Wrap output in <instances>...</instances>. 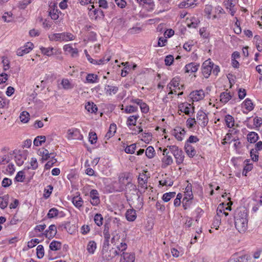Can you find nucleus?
Masks as SVG:
<instances>
[{
	"instance_id": "603ef678",
	"label": "nucleus",
	"mask_w": 262,
	"mask_h": 262,
	"mask_svg": "<svg viewBox=\"0 0 262 262\" xmlns=\"http://www.w3.org/2000/svg\"><path fill=\"white\" fill-rule=\"evenodd\" d=\"M47 188L44 190L43 196L46 199L48 198L50 196L53 189V186L51 185H48Z\"/></svg>"
},
{
	"instance_id": "c85d7f7f",
	"label": "nucleus",
	"mask_w": 262,
	"mask_h": 262,
	"mask_svg": "<svg viewBox=\"0 0 262 262\" xmlns=\"http://www.w3.org/2000/svg\"><path fill=\"white\" fill-rule=\"evenodd\" d=\"M116 128H117V127H116V125L115 124H114V123L111 124L110 125L108 131L107 132V133L105 135V137H106L107 139H109L111 137H112L113 136H114V135L116 133Z\"/></svg>"
},
{
	"instance_id": "6e6552de",
	"label": "nucleus",
	"mask_w": 262,
	"mask_h": 262,
	"mask_svg": "<svg viewBox=\"0 0 262 262\" xmlns=\"http://www.w3.org/2000/svg\"><path fill=\"white\" fill-rule=\"evenodd\" d=\"M102 255L104 260H110L117 256V251L112 248L110 250L102 251Z\"/></svg>"
},
{
	"instance_id": "de8ad7c7",
	"label": "nucleus",
	"mask_w": 262,
	"mask_h": 262,
	"mask_svg": "<svg viewBox=\"0 0 262 262\" xmlns=\"http://www.w3.org/2000/svg\"><path fill=\"white\" fill-rule=\"evenodd\" d=\"M104 230H103V235L104 239H110V225L108 224H105L104 226Z\"/></svg>"
},
{
	"instance_id": "ddd939ff",
	"label": "nucleus",
	"mask_w": 262,
	"mask_h": 262,
	"mask_svg": "<svg viewBox=\"0 0 262 262\" xmlns=\"http://www.w3.org/2000/svg\"><path fill=\"white\" fill-rule=\"evenodd\" d=\"M199 66L200 64L196 62H191L190 63L187 64L185 67V72L195 73L198 71Z\"/></svg>"
},
{
	"instance_id": "9d476101",
	"label": "nucleus",
	"mask_w": 262,
	"mask_h": 262,
	"mask_svg": "<svg viewBox=\"0 0 262 262\" xmlns=\"http://www.w3.org/2000/svg\"><path fill=\"white\" fill-rule=\"evenodd\" d=\"M91 198V203L93 206H97L100 203V199L98 196V191L96 189H92L90 193Z\"/></svg>"
},
{
	"instance_id": "e433bc0d",
	"label": "nucleus",
	"mask_w": 262,
	"mask_h": 262,
	"mask_svg": "<svg viewBox=\"0 0 262 262\" xmlns=\"http://www.w3.org/2000/svg\"><path fill=\"white\" fill-rule=\"evenodd\" d=\"M2 19L5 22L10 23L13 20V14L11 12H7L2 16Z\"/></svg>"
},
{
	"instance_id": "a878e982",
	"label": "nucleus",
	"mask_w": 262,
	"mask_h": 262,
	"mask_svg": "<svg viewBox=\"0 0 262 262\" xmlns=\"http://www.w3.org/2000/svg\"><path fill=\"white\" fill-rule=\"evenodd\" d=\"M190 104L189 103L182 104L179 107L180 111L187 115L190 116Z\"/></svg>"
},
{
	"instance_id": "72a5a7b5",
	"label": "nucleus",
	"mask_w": 262,
	"mask_h": 262,
	"mask_svg": "<svg viewBox=\"0 0 262 262\" xmlns=\"http://www.w3.org/2000/svg\"><path fill=\"white\" fill-rule=\"evenodd\" d=\"M225 119L226 125L228 127L231 128L234 126V120L232 116L227 115L225 116Z\"/></svg>"
},
{
	"instance_id": "79ce46f5",
	"label": "nucleus",
	"mask_w": 262,
	"mask_h": 262,
	"mask_svg": "<svg viewBox=\"0 0 262 262\" xmlns=\"http://www.w3.org/2000/svg\"><path fill=\"white\" fill-rule=\"evenodd\" d=\"M146 156L149 159L152 158L155 155V151L153 147L148 146L145 151Z\"/></svg>"
},
{
	"instance_id": "2eb2a0df",
	"label": "nucleus",
	"mask_w": 262,
	"mask_h": 262,
	"mask_svg": "<svg viewBox=\"0 0 262 262\" xmlns=\"http://www.w3.org/2000/svg\"><path fill=\"white\" fill-rule=\"evenodd\" d=\"M90 16L94 17L95 20H97L98 18H103L104 16L103 11L100 9H95L92 11V12H90Z\"/></svg>"
},
{
	"instance_id": "3c124183",
	"label": "nucleus",
	"mask_w": 262,
	"mask_h": 262,
	"mask_svg": "<svg viewBox=\"0 0 262 262\" xmlns=\"http://www.w3.org/2000/svg\"><path fill=\"white\" fill-rule=\"evenodd\" d=\"M25 176L23 171H19L16 174L15 180L17 182H23L24 181Z\"/></svg>"
},
{
	"instance_id": "4c0bfd02",
	"label": "nucleus",
	"mask_w": 262,
	"mask_h": 262,
	"mask_svg": "<svg viewBox=\"0 0 262 262\" xmlns=\"http://www.w3.org/2000/svg\"><path fill=\"white\" fill-rule=\"evenodd\" d=\"M176 195L175 192H169L164 193L162 196V200L165 202H168L172 198H174Z\"/></svg>"
},
{
	"instance_id": "9b49d317",
	"label": "nucleus",
	"mask_w": 262,
	"mask_h": 262,
	"mask_svg": "<svg viewBox=\"0 0 262 262\" xmlns=\"http://www.w3.org/2000/svg\"><path fill=\"white\" fill-rule=\"evenodd\" d=\"M135 255L132 253L123 252L121 254V257L120 262H134Z\"/></svg>"
},
{
	"instance_id": "6e6d98bb",
	"label": "nucleus",
	"mask_w": 262,
	"mask_h": 262,
	"mask_svg": "<svg viewBox=\"0 0 262 262\" xmlns=\"http://www.w3.org/2000/svg\"><path fill=\"white\" fill-rule=\"evenodd\" d=\"M113 237L111 239V243L114 245L120 243V235L118 233H113Z\"/></svg>"
},
{
	"instance_id": "2f4dec72",
	"label": "nucleus",
	"mask_w": 262,
	"mask_h": 262,
	"mask_svg": "<svg viewBox=\"0 0 262 262\" xmlns=\"http://www.w3.org/2000/svg\"><path fill=\"white\" fill-rule=\"evenodd\" d=\"M138 115H134L130 116L127 120V124L128 126L131 125L135 126L136 125V121L139 118Z\"/></svg>"
},
{
	"instance_id": "aec40b11",
	"label": "nucleus",
	"mask_w": 262,
	"mask_h": 262,
	"mask_svg": "<svg viewBox=\"0 0 262 262\" xmlns=\"http://www.w3.org/2000/svg\"><path fill=\"white\" fill-rule=\"evenodd\" d=\"M104 90L106 94H108L110 96H111L113 94H116L117 93L118 88L115 86L106 85L105 86Z\"/></svg>"
},
{
	"instance_id": "1a4fd4ad",
	"label": "nucleus",
	"mask_w": 262,
	"mask_h": 262,
	"mask_svg": "<svg viewBox=\"0 0 262 262\" xmlns=\"http://www.w3.org/2000/svg\"><path fill=\"white\" fill-rule=\"evenodd\" d=\"M57 233L56 227L55 225H51L49 226V229L46 230L45 232L42 233L46 238L51 239L53 238Z\"/></svg>"
},
{
	"instance_id": "7ed1b4c3",
	"label": "nucleus",
	"mask_w": 262,
	"mask_h": 262,
	"mask_svg": "<svg viewBox=\"0 0 262 262\" xmlns=\"http://www.w3.org/2000/svg\"><path fill=\"white\" fill-rule=\"evenodd\" d=\"M50 40L52 41H67L69 40H72L74 39V36L70 33H55L49 36Z\"/></svg>"
},
{
	"instance_id": "4d7b16f0",
	"label": "nucleus",
	"mask_w": 262,
	"mask_h": 262,
	"mask_svg": "<svg viewBox=\"0 0 262 262\" xmlns=\"http://www.w3.org/2000/svg\"><path fill=\"white\" fill-rule=\"evenodd\" d=\"M196 5V4H194V2H192V3H189L188 1V2H182L179 5V7L180 8V9H183L184 8H189V7H191L193 5Z\"/></svg>"
},
{
	"instance_id": "774afa93",
	"label": "nucleus",
	"mask_w": 262,
	"mask_h": 262,
	"mask_svg": "<svg viewBox=\"0 0 262 262\" xmlns=\"http://www.w3.org/2000/svg\"><path fill=\"white\" fill-rule=\"evenodd\" d=\"M2 63L3 64V66H4V71H6L7 70H8L10 68V66H9V60L7 59V58L6 57H3V60H2Z\"/></svg>"
},
{
	"instance_id": "a211bd4d",
	"label": "nucleus",
	"mask_w": 262,
	"mask_h": 262,
	"mask_svg": "<svg viewBox=\"0 0 262 262\" xmlns=\"http://www.w3.org/2000/svg\"><path fill=\"white\" fill-rule=\"evenodd\" d=\"M162 167H166L168 165H170L173 163V159L172 157L169 155L164 156L162 159Z\"/></svg>"
},
{
	"instance_id": "58836bf2",
	"label": "nucleus",
	"mask_w": 262,
	"mask_h": 262,
	"mask_svg": "<svg viewBox=\"0 0 262 262\" xmlns=\"http://www.w3.org/2000/svg\"><path fill=\"white\" fill-rule=\"evenodd\" d=\"M53 154V153H49L48 150L46 149H43L42 150L39 151V155L42 156V160H47L50 158V155Z\"/></svg>"
},
{
	"instance_id": "c9c22d12",
	"label": "nucleus",
	"mask_w": 262,
	"mask_h": 262,
	"mask_svg": "<svg viewBox=\"0 0 262 262\" xmlns=\"http://www.w3.org/2000/svg\"><path fill=\"white\" fill-rule=\"evenodd\" d=\"M30 115L28 112L23 111L20 115L19 118L21 122L27 123L29 120Z\"/></svg>"
},
{
	"instance_id": "f8f14e48",
	"label": "nucleus",
	"mask_w": 262,
	"mask_h": 262,
	"mask_svg": "<svg viewBox=\"0 0 262 262\" xmlns=\"http://www.w3.org/2000/svg\"><path fill=\"white\" fill-rule=\"evenodd\" d=\"M15 161L18 166H21L23 164L24 161L26 159V155L20 150L16 154L15 156Z\"/></svg>"
},
{
	"instance_id": "f3484780",
	"label": "nucleus",
	"mask_w": 262,
	"mask_h": 262,
	"mask_svg": "<svg viewBox=\"0 0 262 262\" xmlns=\"http://www.w3.org/2000/svg\"><path fill=\"white\" fill-rule=\"evenodd\" d=\"M185 150L187 155L190 157H193L196 154V151L194 149V148L189 143H185Z\"/></svg>"
},
{
	"instance_id": "680f3d73",
	"label": "nucleus",
	"mask_w": 262,
	"mask_h": 262,
	"mask_svg": "<svg viewBox=\"0 0 262 262\" xmlns=\"http://www.w3.org/2000/svg\"><path fill=\"white\" fill-rule=\"evenodd\" d=\"M196 121L194 118H189L186 121V125L189 128H192L194 124H196Z\"/></svg>"
},
{
	"instance_id": "bf43d9fd",
	"label": "nucleus",
	"mask_w": 262,
	"mask_h": 262,
	"mask_svg": "<svg viewBox=\"0 0 262 262\" xmlns=\"http://www.w3.org/2000/svg\"><path fill=\"white\" fill-rule=\"evenodd\" d=\"M97 140V136L95 132H90L89 133V141L92 144L96 142Z\"/></svg>"
},
{
	"instance_id": "5fc2aeb1",
	"label": "nucleus",
	"mask_w": 262,
	"mask_h": 262,
	"mask_svg": "<svg viewBox=\"0 0 262 262\" xmlns=\"http://www.w3.org/2000/svg\"><path fill=\"white\" fill-rule=\"evenodd\" d=\"M136 144L135 143L132 144L129 146H127L125 148V151L127 154H132L135 152V150H136Z\"/></svg>"
},
{
	"instance_id": "4468645a",
	"label": "nucleus",
	"mask_w": 262,
	"mask_h": 262,
	"mask_svg": "<svg viewBox=\"0 0 262 262\" xmlns=\"http://www.w3.org/2000/svg\"><path fill=\"white\" fill-rule=\"evenodd\" d=\"M192 95V99L193 101H198L200 100L203 99L205 94L204 91L202 90L196 91L191 93Z\"/></svg>"
},
{
	"instance_id": "09e8293b",
	"label": "nucleus",
	"mask_w": 262,
	"mask_h": 262,
	"mask_svg": "<svg viewBox=\"0 0 262 262\" xmlns=\"http://www.w3.org/2000/svg\"><path fill=\"white\" fill-rule=\"evenodd\" d=\"M58 214V210L55 208H52L49 210L47 216L49 219H52L57 216Z\"/></svg>"
},
{
	"instance_id": "c03bdc74",
	"label": "nucleus",
	"mask_w": 262,
	"mask_h": 262,
	"mask_svg": "<svg viewBox=\"0 0 262 262\" xmlns=\"http://www.w3.org/2000/svg\"><path fill=\"white\" fill-rule=\"evenodd\" d=\"M79 134L77 129H69L68 132V139L69 140L75 139V137Z\"/></svg>"
},
{
	"instance_id": "f704fd0d",
	"label": "nucleus",
	"mask_w": 262,
	"mask_h": 262,
	"mask_svg": "<svg viewBox=\"0 0 262 262\" xmlns=\"http://www.w3.org/2000/svg\"><path fill=\"white\" fill-rule=\"evenodd\" d=\"M40 49L41 51V53L47 56H50L53 54L54 48L52 47L45 48L42 47L40 48Z\"/></svg>"
},
{
	"instance_id": "39448f33",
	"label": "nucleus",
	"mask_w": 262,
	"mask_h": 262,
	"mask_svg": "<svg viewBox=\"0 0 262 262\" xmlns=\"http://www.w3.org/2000/svg\"><path fill=\"white\" fill-rule=\"evenodd\" d=\"M235 226L236 229L241 233L245 232L248 227V219L246 217L244 219H236L234 220Z\"/></svg>"
},
{
	"instance_id": "a18cd8bd",
	"label": "nucleus",
	"mask_w": 262,
	"mask_h": 262,
	"mask_svg": "<svg viewBox=\"0 0 262 262\" xmlns=\"http://www.w3.org/2000/svg\"><path fill=\"white\" fill-rule=\"evenodd\" d=\"M179 85V78H173L170 81V82L167 85V88L169 89H171V87L177 88Z\"/></svg>"
},
{
	"instance_id": "412c9836",
	"label": "nucleus",
	"mask_w": 262,
	"mask_h": 262,
	"mask_svg": "<svg viewBox=\"0 0 262 262\" xmlns=\"http://www.w3.org/2000/svg\"><path fill=\"white\" fill-rule=\"evenodd\" d=\"M63 49L66 52L71 54L72 57H75L78 55V49L73 48L70 45H66L63 47Z\"/></svg>"
},
{
	"instance_id": "cd10ccee",
	"label": "nucleus",
	"mask_w": 262,
	"mask_h": 262,
	"mask_svg": "<svg viewBox=\"0 0 262 262\" xmlns=\"http://www.w3.org/2000/svg\"><path fill=\"white\" fill-rule=\"evenodd\" d=\"M97 245L95 241H90L88 244L86 250L90 254L94 253V252L96 249Z\"/></svg>"
},
{
	"instance_id": "c756f323",
	"label": "nucleus",
	"mask_w": 262,
	"mask_h": 262,
	"mask_svg": "<svg viewBox=\"0 0 262 262\" xmlns=\"http://www.w3.org/2000/svg\"><path fill=\"white\" fill-rule=\"evenodd\" d=\"M72 202L77 208H80L82 206L83 201L79 196H75L72 199Z\"/></svg>"
},
{
	"instance_id": "37998d69",
	"label": "nucleus",
	"mask_w": 262,
	"mask_h": 262,
	"mask_svg": "<svg viewBox=\"0 0 262 262\" xmlns=\"http://www.w3.org/2000/svg\"><path fill=\"white\" fill-rule=\"evenodd\" d=\"M98 76L94 74H89L86 76V80L88 83H94L96 82Z\"/></svg>"
},
{
	"instance_id": "69168bd1",
	"label": "nucleus",
	"mask_w": 262,
	"mask_h": 262,
	"mask_svg": "<svg viewBox=\"0 0 262 262\" xmlns=\"http://www.w3.org/2000/svg\"><path fill=\"white\" fill-rule=\"evenodd\" d=\"M117 248L120 249L121 251H124L127 249V244L122 239L119 245L116 247Z\"/></svg>"
},
{
	"instance_id": "423d86ee",
	"label": "nucleus",
	"mask_w": 262,
	"mask_h": 262,
	"mask_svg": "<svg viewBox=\"0 0 262 262\" xmlns=\"http://www.w3.org/2000/svg\"><path fill=\"white\" fill-rule=\"evenodd\" d=\"M196 119L198 121L199 124L202 127H205L208 122L207 115L202 111L198 112Z\"/></svg>"
},
{
	"instance_id": "052dcab7",
	"label": "nucleus",
	"mask_w": 262,
	"mask_h": 262,
	"mask_svg": "<svg viewBox=\"0 0 262 262\" xmlns=\"http://www.w3.org/2000/svg\"><path fill=\"white\" fill-rule=\"evenodd\" d=\"M174 60L173 56L171 55H169L166 56L164 61L166 66H170L172 64Z\"/></svg>"
},
{
	"instance_id": "e2e57ef3",
	"label": "nucleus",
	"mask_w": 262,
	"mask_h": 262,
	"mask_svg": "<svg viewBox=\"0 0 262 262\" xmlns=\"http://www.w3.org/2000/svg\"><path fill=\"white\" fill-rule=\"evenodd\" d=\"M9 104V100L6 98L0 97V108H4L7 106Z\"/></svg>"
},
{
	"instance_id": "7c9ffc66",
	"label": "nucleus",
	"mask_w": 262,
	"mask_h": 262,
	"mask_svg": "<svg viewBox=\"0 0 262 262\" xmlns=\"http://www.w3.org/2000/svg\"><path fill=\"white\" fill-rule=\"evenodd\" d=\"M254 40L255 42L257 50L259 52L262 51V40L260 36L259 35H255L254 37Z\"/></svg>"
},
{
	"instance_id": "49530a36",
	"label": "nucleus",
	"mask_w": 262,
	"mask_h": 262,
	"mask_svg": "<svg viewBox=\"0 0 262 262\" xmlns=\"http://www.w3.org/2000/svg\"><path fill=\"white\" fill-rule=\"evenodd\" d=\"M103 217L101 214L97 213L94 216V221L98 226H100L103 224Z\"/></svg>"
},
{
	"instance_id": "864d4df0",
	"label": "nucleus",
	"mask_w": 262,
	"mask_h": 262,
	"mask_svg": "<svg viewBox=\"0 0 262 262\" xmlns=\"http://www.w3.org/2000/svg\"><path fill=\"white\" fill-rule=\"evenodd\" d=\"M61 84H62L64 89L68 90L73 88L72 84L70 82L69 80L67 79H63L62 80Z\"/></svg>"
},
{
	"instance_id": "ea45409f",
	"label": "nucleus",
	"mask_w": 262,
	"mask_h": 262,
	"mask_svg": "<svg viewBox=\"0 0 262 262\" xmlns=\"http://www.w3.org/2000/svg\"><path fill=\"white\" fill-rule=\"evenodd\" d=\"M245 108L248 111H252L254 107L252 101L249 98H247L244 102Z\"/></svg>"
},
{
	"instance_id": "13d9d810",
	"label": "nucleus",
	"mask_w": 262,
	"mask_h": 262,
	"mask_svg": "<svg viewBox=\"0 0 262 262\" xmlns=\"http://www.w3.org/2000/svg\"><path fill=\"white\" fill-rule=\"evenodd\" d=\"M124 111L126 113H135L138 111V107L133 105H128L125 107Z\"/></svg>"
},
{
	"instance_id": "a19ab883",
	"label": "nucleus",
	"mask_w": 262,
	"mask_h": 262,
	"mask_svg": "<svg viewBox=\"0 0 262 262\" xmlns=\"http://www.w3.org/2000/svg\"><path fill=\"white\" fill-rule=\"evenodd\" d=\"M45 252L44 248L42 245H39L36 248L37 257L39 259H41L44 256Z\"/></svg>"
},
{
	"instance_id": "b1692460",
	"label": "nucleus",
	"mask_w": 262,
	"mask_h": 262,
	"mask_svg": "<svg viewBox=\"0 0 262 262\" xmlns=\"http://www.w3.org/2000/svg\"><path fill=\"white\" fill-rule=\"evenodd\" d=\"M9 195H5L0 197V207L4 209L6 208L8 204Z\"/></svg>"
},
{
	"instance_id": "20e7f679",
	"label": "nucleus",
	"mask_w": 262,
	"mask_h": 262,
	"mask_svg": "<svg viewBox=\"0 0 262 262\" xmlns=\"http://www.w3.org/2000/svg\"><path fill=\"white\" fill-rule=\"evenodd\" d=\"M213 66L214 63L211 61L210 59L203 63L202 66V74L206 78H208L210 76Z\"/></svg>"
},
{
	"instance_id": "338daca9",
	"label": "nucleus",
	"mask_w": 262,
	"mask_h": 262,
	"mask_svg": "<svg viewBox=\"0 0 262 262\" xmlns=\"http://www.w3.org/2000/svg\"><path fill=\"white\" fill-rule=\"evenodd\" d=\"M10 160L8 155H4L0 157V165L8 163Z\"/></svg>"
},
{
	"instance_id": "0eeeda50",
	"label": "nucleus",
	"mask_w": 262,
	"mask_h": 262,
	"mask_svg": "<svg viewBox=\"0 0 262 262\" xmlns=\"http://www.w3.org/2000/svg\"><path fill=\"white\" fill-rule=\"evenodd\" d=\"M49 13L52 19L56 20L59 17L58 10L55 3H51L49 5Z\"/></svg>"
},
{
	"instance_id": "5701e85b",
	"label": "nucleus",
	"mask_w": 262,
	"mask_h": 262,
	"mask_svg": "<svg viewBox=\"0 0 262 262\" xmlns=\"http://www.w3.org/2000/svg\"><path fill=\"white\" fill-rule=\"evenodd\" d=\"M125 216L128 221H134L136 219V213L134 209L128 210L126 212Z\"/></svg>"
},
{
	"instance_id": "f03ea898",
	"label": "nucleus",
	"mask_w": 262,
	"mask_h": 262,
	"mask_svg": "<svg viewBox=\"0 0 262 262\" xmlns=\"http://www.w3.org/2000/svg\"><path fill=\"white\" fill-rule=\"evenodd\" d=\"M167 147L174 156L177 164L180 165L182 164L185 157L183 151L176 145H167Z\"/></svg>"
},
{
	"instance_id": "dca6fc26",
	"label": "nucleus",
	"mask_w": 262,
	"mask_h": 262,
	"mask_svg": "<svg viewBox=\"0 0 262 262\" xmlns=\"http://www.w3.org/2000/svg\"><path fill=\"white\" fill-rule=\"evenodd\" d=\"M142 176H143L144 178L141 177L140 174L138 179L139 186L142 188H143L144 189H147V183L148 178L145 174H143Z\"/></svg>"
},
{
	"instance_id": "4be33fe9",
	"label": "nucleus",
	"mask_w": 262,
	"mask_h": 262,
	"mask_svg": "<svg viewBox=\"0 0 262 262\" xmlns=\"http://www.w3.org/2000/svg\"><path fill=\"white\" fill-rule=\"evenodd\" d=\"M247 140L251 143H255L258 139V136L255 132H251L247 135Z\"/></svg>"
},
{
	"instance_id": "0e129e2a",
	"label": "nucleus",
	"mask_w": 262,
	"mask_h": 262,
	"mask_svg": "<svg viewBox=\"0 0 262 262\" xmlns=\"http://www.w3.org/2000/svg\"><path fill=\"white\" fill-rule=\"evenodd\" d=\"M29 53L28 50L25 48L24 46L20 48L17 51V55L19 56H22L24 55Z\"/></svg>"
},
{
	"instance_id": "8fccbe9b",
	"label": "nucleus",
	"mask_w": 262,
	"mask_h": 262,
	"mask_svg": "<svg viewBox=\"0 0 262 262\" xmlns=\"http://www.w3.org/2000/svg\"><path fill=\"white\" fill-rule=\"evenodd\" d=\"M245 162H247L246 165L244 167L243 174L246 176V173L251 170L253 168L252 164H249L248 162H250L249 159H247L245 160Z\"/></svg>"
},
{
	"instance_id": "bb28decb",
	"label": "nucleus",
	"mask_w": 262,
	"mask_h": 262,
	"mask_svg": "<svg viewBox=\"0 0 262 262\" xmlns=\"http://www.w3.org/2000/svg\"><path fill=\"white\" fill-rule=\"evenodd\" d=\"M61 243L58 241H52L49 246L50 250L52 251H57L61 249Z\"/></svg>"
},
{
	"instance_id": "6ab92c4d",
	"label": "nucleus",
	"mask_w": 262,
	"mask_h": 262,
	"mask_svg": "<svg viewBox=\"0 0 262 262\" xmlns=\"http://www.w3.org/2000/svg\"><path fill=\"white\" fill-rule=\"evenodd\" d=\"M248 213L247 210L245 208H243L242 209H238L236 210L234 220L236 219H244V217H246L247 219Z\"/></svg>"
},
{
	"instance_id": "f257e3e1",
	"label": "nucleus",
	"mask_w": 262,
	"mask_h": 262,
	"mask_svg": "<svg viewBox=\"0 0 262 262\" xmlns=\"http://www.w3.org/2000/svg\"><path fill=\"white\" fill-rule=\"evenodd\" d=\"M125 191V195L127 201L132 204H135V207L137 208H142L143 205V198L141 197L137 192V188L136 185L131 182H127L125 185V188L121 185L117 191Z\"/></svg>"
},
{
	"instance_id": "473e14b6",
	"label": "nucleus",
	"mask_w": 262,
	"mask_h": 262,
	"mask_svg": "<svg viewBox=\"0 0 262 262\" xmlns=\"http://www.w3.org/2000/svg\"><path fill=\"white\" fill-rule=\"evenodd\" d=\"M232 96L229 93L223 92L220 95L221 101L223 103H227L230 99H231Z\"/></svg>"
},
{
	"instance_id": "393cba45",
	"label": "nucleus",
	"mask_w": 262,
	"mask_h": 262,
	"mask_svg": "<svg viewBox=\"0 0 262 262\" xmlns=\"http://www.w3.org/2000/svg\"><path fill=\"white\" fill-rule=\"evenodd\" d=\"M85 109L90 113H95L98 108L96 104L93 102H88L85 106Z\"/></svg>"
}]
</instances>
